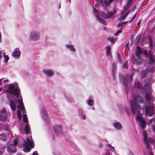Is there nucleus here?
Returning a JSON list of instances; mask_svg holds the SVG:
<instances>
[{
  "label": "nucleus",
  "instance_id": "23",
  "mask_svg": "<svg viewBox=\"0 0 155 155\" xmlns=\"http://www.w3.org/2000/svg\"><path fill=\"white\" fill-rule=\"evenodd\" d=\"M0 139L4 141H6L8 139L7 135L5 133L0 134Z\"/></svg>",
  "mask_w": 155,
  "mask_h": 155
},
{
  "label": "nucleus",
  "instance_id": "49",
  "mask_svg": "<svg viewBox=\"0 0 155 155\" xmlns=\"http://www.w3.org/2000/svg\"><path fill=\"white\" fill-rule=\"evenodd\" d=\"M3 82L6 84H7L8 83V81L7 80H5L3 81Z\"/></svg>",
  "mask_w": 155,
  "mask_h": 155
},
{
  "label": "nucleus",
  "instance_id": "46",
  "mask_svg": "<svg viewBox=\"0 0 155 155\" xmlns=\"http://www.w3.org/2000/svg\"><path fill=\"white\" fill-rule=\"evenodd\" d=\"M2 51H0V60H1L2 59Z\"/></svg>",
  "mask_w": 155,
  "mask_h": 155
},
{
  "label": "nucleus",
  "instance_id": "5",
  "mask_svg": "<svg viewBox=\"0 0 155 155\" xmlns=\"http://www.w3.org/2000/svg\"><path fill=\"white\" fill-rule=\"evenodd\" d=\"M41 34L39 31L35 30L30 31L28 36V40L30 41H37L39 40Z\"/></svg>",
  "mask_w": 155,
  "mask_h": 155
},
{
  "label": "nucleus",
  "instance_id": "25",
  "mask_svg": "<svg viewBox=\"0 0 155 155\" xmlns=\"http://www.w3.org/2000/svg\"><path fill=\"white\" fill-rule=\"evenodd\" d=\"M87 105L89 106H92L94 104L93 100L91 99H89L87 100Z\"/></svg>",
  "mask_w": 155,
  "mask_h": 155
},
{
  "label": "nucleus",
  "instance_id": "51",
  "mask_svg": "<svg viewBox=\"0 0 155 155\" xmlns=\"http://www.w3.org/2000/svg\"><path fill=\"white\" fill-rule=\"evenodd\" d=\"M131 2L130 0H129L128 1V5H130V4H131Z\"/></svg>",
  "mask_w": 155,
  "mask_h": 155
},
{
  "label": "nucleus",
  "instance_id": "1",
  "mask_svg": "<svg viewBox=\"0 0 155 155\" xmlns=\"http://www.w3.org/2000/svg\"><path fill=\"white\" fill-rule=\"evenodd\" d=\"M7 93H9L7 95V97L10 101V106L11 110L13 111L15 110L16 103L15 101L18 102V104L17 106L19 109L22 112L23 121L25 123H28V120L23 102L20 90L17 83L10 84L7 87L6 90Z\"/></svg>",
  "mask_w": 155,
  "mask_h": 155
},
{
  "label": "nucleus",
  "instance_id": "2",
  "mask_svg": "<svg viewBox=\"0 0 155 155\" xmlns=\"http://www.w3.org/2000/svg\"><path fill=\"white\" fill-rule=\"evenodd\" d=\"M130 105L133 114H139L136 116V119L139 123V126L142 130H144L146 125V123L140 111V110H144L145 104L144 100L140 95H134L133 100L130 102Z\"/></svg>",
  "mask_w": 155,
  "mask_h": 155
},
{
  "label": "nucleus",
  "instance_id": "20",
  "mask_svg": "<svg viewBox=\"0 0 155 155\" xmlns=\"http://www.w3.org/2000/svg\"><path fill=\"white\" fill-rule=\"evenodd\" d=\"M21 54V52L19 50H15L14 51L12 54V56L15 58H19Z\"/></svg>",
  "mask_w": 155,
  "mask_h": 155
},
{
  "label": "nucleus",
  "instance_id": "22",
  "mask_svg": "<svg viewBox=\"0 0 155 155\" xmlns=\"http://www.w3.org/2000/svg\"><path fill=\"white\" fill-rule=\"evenodd\" d=\"M134 87L135 89H137L140 90L142 88V87L141 84L140 83L136 82L134 84Z\"/></svg>",
  "mask_w": 155,
  "mask_h": 155
},
{
  "label": "nucleus",
  "instance_id": "3",
  "mask_svg": "<svg viewBox=\"0 0 155 155\" xmlns=\"http://www.w3.org/2000/svg\"><path fill=\"white\" fill-rule=\"evenodd\" d=\"M145 97L147 104L145 110L146 114L151 117L154 113V110L155 112V107H154V104H153L155 97L151 95L150 93L147 92L146 93Z\"/></svg>",
  "mask_w": 155,
  "mask_h": 155
},
{
  "label": "nucleus",
  "instance_id": "39",
  "mask_svg": "<svg viewBox=\"0 0 155 155\" xmlns=\"http://www.w3.org/2000/svg\"><path fill=\"white\" fill-rule=\"evenodd\" d=\"M121 30H119L118 31H117V32L114 34V35L116 36L118 35L119 33H121Z\"/></svg>",
  "mask_w": 155,
  "mask_h": 155
},
{
  "label": "nucleus",
  "instance_id": "30",
  "mask_svg": "<svg viewBox=\"0 0 155 155\" xmlns=\"http://www.w3.org/2000/svg\"><path fill=\"white\" fill-rule=\"evenodd\" d=\"M141 36L140 35H138L136 38L135 43L137 45L139 42L141 38Z\"/></svg>",
  "mask_w": 155,
  "mask_h": 155
},
{
  "label": "nucleus",
  "instance_id": "35",
  "mask_svg": "<svg viewBox=\"0 0 155 155\" xmlns=\"http://www.w3.org/2000/svg\"><path fill=\"white\" fill-rule=\"evenodd\" d=\"M17 113L18 118L19 120H20L21 119V113L19 110H17Z\"/></svg>",
  "mask_w": 155,
  "mask_h": 155
},
{
  "label": "nucleus",
  "instance_id": "57",
  "mask_svg": "<svg viewBox=\"0 0 155 155\" xmlns=\"http://www.w3.org/2000/svg\"><path fill=\"white\" fill-rule=\"evenodd\" d=\"M1 91V89L0 88V92Z\"/></svg>",
  "mask_w": 155,
  "mask_h": 155
},
{
  "label": "nucleus",
  "instance_id": "45",
  "mask_svg": "<svg viewBox=\"0 0 155 155\" xmlns=\"http://www.w3.org/2000/svg\"><path fill=\"white\" fill-rule=\"evenodd\" d=\"M136 14H135L134 15V17H133L132 18H131V19L130 20V22H131L133 20V19H134V18H135V16H136Z\"/></svg>",
  "mask_w": 155,
  "mask_h": 155
},
{
  "label": "nucleus",
  "instance_id": "17",
  "mask_svg": "<svg viewBox=\"0 0 155 155\" xmlns=\"http://www.w3.org/2000/svg\"><path fill=\"white\" fill-rule=\"evenodd\" d=\"M112 126L114 128L117 130H120L122 128V126L121 123L119 122L115 121L112 124Z\"/></svg>",
  "mask_w": 155,
  "mask_h": 155
},
{
  "label": "nucleus",
  "instance_id": "55",
  "mask_svg": "<svg viewBox=\"0 0 155 155\" xmlns=\"http://www.w3.org/2000/svg\"><path fill=\"white\" fill-rule=\"evenodd\" d=\"M140 22L138 24V25H139L140 24Z\"/></svg>",
  "mask_w": 155,
  "mask_h": 155
},
{
  "label": "nucleus",
  "instance_id": "50",
  "mask_svg": "<svg viewBox=\"0 0 155 155\" xmlns=\"http://www.w3.org/2000/svg\"><path fill=\"white\" fill-rule=\"evenodd\" d=\"M4 79V78H2L0 79V85L2 84V81Z\"/></svg>",
  "mask_w": 155,
  "mask_h": 155
},
{
  "label": "nucleus",
  "instance_id": "26",
  "mask_svg": "<svg viewBox=\"0 0 155 155\" xmlns=\"http://www.w3.org/2000/svg\"><path fill=\"white\" fill-rule=\"evenodd\" d=\"M108 40L111 43H115L117 41V38L114 37L109 36L108 38Z\"/></svg>",
  "mask_w": 155,
  "mask_h": 155
},
{
  "label": "nucleus",
  "instance_id": "34",
  "mask_svg": "<svg viewBox=\"0 0 155 155\" xmlns=\"http://www.w3.org/2000/svg\"><path fill=\"white\" fill-rule=\"evenodd\" d=\"M149 80H146L145 81V84L144 87L146 89H147L148 88L149 85Z\"/></svg>",
  "mask_w": 155,
  "mask_h": 155
},
{
  "label": "nucleus",
  "instance_id": "4",
  "mask_svg": "<svg viewBox=\"0 0 155 155\" xmlns=\"http://www.w3.org/2000/svg\"><path fill=\"white\" fill-rule=\"evenodd\" d=\"M24 142H23L22 143L21 142H19L18 145L20 147H24L23 150L25 152H29L31 148H33L34 147L32 139L31 138V140L27 138L25 140H24Z\"/></svg>",
  "mask_w": 155,
  "mask_h": 155
},
{
  "label": "nucleus",
  "instance_id": "32",
  "mask_svg": "<svg viewBox=\"0 0 155 155\" xmlns=\"http://www.w3.org/2000/svg\"><path fill=\"white\" fill-rule=\"evenodd\" d=\"M3 54L5 58V62L6 63L8 61V60L9 59V58L8 55H6L5 54V53H3Z\"/></svg>",
  "mask_w": 155,
  "mask_h": 155
},
{
  "label": "nucleus",
  "instance_id": "6",
  "mask_svg": "<svg viewBox=\"0 0 155 155\" xmlns=\"http://www.w3.org/2000/svg\"><path fill=\"white\" fill-rule=\"evenodd\" d=\"M142 50L141 49L140 47L138 46L137 47V50L135 54L136 55V58L135 60H133V62L135 64H139L142 61V58L141 56V54L143 53Z\"/></svg>",
  "mask_w": 155,
  "mask_h": 155
},
{
  "label": "nucleus",
  "instance_id": "41",
  "mask_svg": "<svg viewBox=\"0 0 155 155\" xmlns=\"http://www.w3.org/2000/svg\"><path fill=\"white\" fill-rule=\"evenodd\" d=\"M129 12H128L124 16H123L122 15L121 16V19H124L127 16V15L128 14V13Z\"/></svg>",
  "mask_w": 155,
  "mask_h": 155
},
{
  "label": "nucleus",
  "instance_id": "13",
  "mask_svg": "<svg viewBox=\"0 0 155 155\" xmlns=\"http://www.w3.org/2000/svg\"><path fill=\"white\" fill-rule=\"evenodd\" d=\"M18 143V141L17 139L15 140L14 141V144H12L10 145L7 150L9 152L14 153L16 151V147Z\"/></svg>",
  "mask_w": 155,
  "mask_h": 155
},
{
  "label": "nucleus",
  "instance_id": "15",
  "mask_svg": "<svg viewBox=\"0 0 155 155\" xmlns=\"http://www.w3.org/2000/svg\"><path fill=\"white\" fill-rule=\"evenodd\" d=\"M41 115L43 119L45 121H48L49 118L48 116V114L45 109L43 108L41 110Z\"/></svg>",
  "mask_w": 155,
  "mask_h": 155
},
{
  "label": "nucleus",
  "instance_id": "56",
  "mask_svg": "<svg viewBox=\"0 0 155 155\" xmlns=\"http://www.w3.org/2000/svg\"><path fill=\"white\" fill-rule=\"evenodd\" d=\"M70 2H71V0H68Z\"/></svg>",
  "mask_w": 155,
  "mask_h": 155
},
{
  "label": "nucleus",
  "instance_id": "29",
  "mask_svg": "<svg viewBox=\"0 0 155 155\" xmlns=\"http://www.w3.org/2000/svg\"><path fill=\"white\" fill-rule=\"evenodd\" d=\"M148 72V70H147V69H145V70H143L142 72V74H141L142 77L144 78Z\"/></svg>",
  "mask_w": 155,
  "mask_h": 155
},
{
  "label": "nucleus",
  "instance_id": "10",
  "mask_svg": "<svg viewBox=\"0 0 155 155\" xmlns=\"http://www.w3.org/2000/svg\"><path fill=\"white\" fill-rule=\"evenodd\" d=\"M144 53L145 55L147 56L149 58V63L150 64H152L154 62V58L152 55V52L150 50L147 53V51L146 50L144 51Z\"/></svg>",
  "mask_w": 155,
  "mask_h": 155
},
{
  "label": "nucleus",
  "instance_id": "24",
  "mask_svg": "<svg viewBox=\"0 0 155 155\" xmlns=\"http://www.w3.org/2000/svg\"><path fill=\"white\" fill-rule=\"evenodd\" d=\"M84 110L82 109H80L79 110V114L82 119L85 120L86 119V116L84 114Z\"/></svg>",
  "mask_w": 155,
  "mask_h": 155
},
{
  "label": "nucleus",
  "instance_id": "48",
  "mask_svg": "<svg viewBox=\"0 0 155 155\" xmlns=\"http://www.w3.org/2000/svg\"><path fill=\"white\" fill-rule=\"evenodd\" d=\"M150 47L151 48H152L153 47V44H152V42H150Z\"/></svg>",
  "mask_w": 155,
  "mask_h": 155
},
{
  "label": "nucleus",
  "instance_id": "47",
  "mask_svg": "<svg viewBox=\"0 0 155 155\" xmlns=\"http://www.w3.org/2000/svg\"><path fill=\"white\" fill-rule=\"evenodd\" d=\"M32 155H38V154L37 151H35L33 153Z\"/></svg>",
  "mask_w": 155,
  "mask_h": 155
},
{
  "label": "nucleus",
  "instance_id": "38",
  "mask_svg": "<svg viewBox=\"0 0 155 155\" xmlns=\"http://www.w3.org/2000/svg\"><path fill=\"white\" fill-rule=\"evenodd\" d=\"M153 121V118L152 119L149 120H148V125H151L152 124Z\"/></svg>",
  "mask_w": 155,
  "mask_h": 155
},
{
  "label": "nucleus",
  "instance_id": "19",
  "mask_svg": "<svg viewBox=\"0 0 155 155\" xmlns=\"http://www.w3.org/2000/svg\"><path fill=\"white\" fill-rule=\"evenodd\" d=\"M106 49V53L108 59L111 60L112 58L111 51V48L110 46H107L105 47Z\"/></svg>",
  "mask_w": 155,
  "mask_h": 155
},
{
  "label": "nucleus",
  "instance_id": "27",
  "mask_svg": "<svg viewBox=\"0 0 155 155\" xmlns=\"http://www.w3.org/2000/svg\"><path fill=\"white\" fill-rule=\"evenodd\" d=\"M127 113L128 112V109L126 107H125L122 108H120L119 109L120 112L122 114L124 113L125 111Z\"/></svg>",
  "mask_w": 155,
  "mask_h": 155
},
{
  "label": "nucleus",
  "instance_id": "16",
  "mask_svg": "<svg viewBox=\"0 0 155 155\" xmlns=\"http://www.w3.org/2000/svg\"><path fill=\"white\" fill-rule=\"evenodd\" d=\"M115 12V10H114L112 12H109L108 14L107 15L105 12H101L100 15L104 18H109L112 17Z\"/></svg>",
  "mask_w": 155,
  "mask_h": 155
},
{
  "label": "nucleus",
  "instance_id": "52",
  "mask_svg": "<svg viewBox=\"0 0 155 155\" xmlns=\"http://www.w3.org/2000/svg\"><path fill=\"white\" fill-rule=\"evenodd\" d=\"M127 9V7H125L124 8V11H126Z\"/></svg>",
  "mask_w": 155,
  "mask_h": 155
},
{
  "label": "nucleus",
  "instance_id": "11",
  "mask_svg": "<svg viewBox=\"0 0 155 155\" xmlns=\"http://www.w3.org/2000/svg\"><path fill=\"white\" fill-rule=\"evenodd\" d=\"M43 72L46 76L48 77H51L54 74V71L51 69H43Z\"/></svg>",
  "mask_w": 155,
  "mask_h": 155
},
{
  "label": "nucleus",
  "instance_id": "53",
  "mask_svg": "<svg viewBox=\"0 0 155 155\" xmlns=\"http://www.w3.org/2000/svg\"><path fill=\"white\" fill-rule=\"evenodd\" d=\"M68 100L70 102H71L72 101H73V100L72 99L71 100H70L69 98H68Z\"/></svg>",
  "mask_w": 155,
  "mask_h": 155
},
{
  "label": "nucleus",
  "instance_id": "12",
  "mask_svg": "<svg viewBox=\"0 0 155 155\" xmlns=\"http://www.w3.org/2000/svg\"><path fill=\"white\" fill-rule=\"evenodd\" d=\"M7 117L6 109L3 108L0 112V120L2 122L5 121Z\"/></svg>",
  "mask_w": 155,
  "mask_h": 155
},
{
  "label": "nucleus",
  "instance_id": "59",
  "mask_svg": "<svg viewBox=\"0 0 155 155\" xmlns=\"http://www.w3.org/2000/svg\"><path fill=\"white\" fill-rule=\"evenodd\" d=\"M154 46H155V43H154Z\"/></svg>",
  "mask_w": 155,
  "mask_h": 155
},
{
  "label": "nucleus",
  "instance_id": "31",
  "mask_svg": "<svg viewBox=\"0 0 155 155\" xmlns=\"http://www.w3.org/2000/svg\"><path fill=\"white\" fill-rule=\"evenodd\" d=\"M117 66L116 64L115 63L113 64H112V71L113 72H115L117 70Z\"/></svg>",
  "mask_w": 155,
  "mask_h": 155
},
{
  "label": "nucleus",
  "instance_id": "33",
  "mask_svg": "<svg viewBox=\"0 0 155 155\" xmlns=\"http://www.w3.org/2000/svg\"><path fill=\"white\" fill-rule=\"evenodd\" d=\"M107 147H110L111 149V150L112 152H115L116 154H117L115 152L116 150L114 148V147L112 146L110 144H108L107 145Z\"/></svg>",
  "mask_w": 155,
  "mask_h": 155
},
{
  "label": "nucleus",
  "instance_id": "40",
  "mask_svg": "<svg viewBox=\"0 0 155 155\" xmlns=\"http://www.w3.org/2000/svg\"><path fill=\"white\" fill-rule=\"evenodd\" d=\"M117 59L120 62H121V61L120 60V56L119 55V54H117Z\"/></svg>",
  "mask_w": 155,
  "mask_h": 155
},
{
  "label": "nucleus",
  "instance_id": "7",
  "mask_svg": "<svg viewBox=\"0 0 155 155\" xmlns=\"http://www.w3.org/2000/svg\"><path fill=\"white\" fill-rule=\"evenodd\" d=\"M92 12L93 14H94L97 20L100 23L104 25L107 24V23L106 21L100 17V15L99 12L95 8H93Z\"/></svg>",
  "mask_w": 155,
  "mask_h": 155
},
{
  "label": "nucleus",
  "instance_id": "28",
  "mask_svg": "<svg viewBox=\"0 0 155 155\" xmlns=\"http://www.w3.org/2000/svg\"><path fill=\"white\" fill-rule=\"evenodd\" d=\"M25 131L27 134H29L30 132V127L28 124H27L25 127Z\"/></svg>",
  "mask_w": 155,
  "mask_h": 155
},
{
  "label": "nucleus",
  "instance_id": "36",
  "mask_svg": "<svg viewBox=\"0 0 155 155\" xmlns=\"http://www.w3.org/2000/svg\"><path fill=\"white\" fill-rule=\"evenodd\" d=\"M153 120L154 123L155 125V118H153ZM151 129L155 133V127L154 125H152L151 126Z\"/></svg>",
  "mask_w": 155,
  "mask_h": 155
},
{
  "label": "nucleus",
  "instance_id": "18",
  "mask_svg": "<svg viewBox=\"0 0 155 155\" xmlns=\"http://www.w3.org/2000/svg\"><path fill=\"white\" fill-rule=\"evenodd\" d=\"M65 48L69 50L71 52H75L76 51V49L73 45L68 44L65 45Z\"/></svg>",
  "mask_w": 155,
  "mask_h": 155
},
{
  "label": "nucleus",
  "instance_id": "43",
  "mask_svg": "<svg viewBox=\"0 0 155 155\" xmlns=\"http://www.w3.org/2000/svg\"><path fill=\"white\" fill-rule=\"evenodd\" d=\"M155 71V69H154V68H153L150 69L149 70V72H154Z\"/></svg>",
  "mask_w": 155,
  "mask_h": 155
},
{
  "label": "nucleus",
  "instance_id": "54",
  "mask_svg": "<svg viewBox=\"0 0 155 155\" xmlns=\"http://www.w3.org/2000/svg\"><path fill=\"white\" fill-rule=\"evenodd\" d=\"M150 155H153V153H152V152H151V153H150Z\"/></svg>",
  "mask_w": 155,
  "mask_h": 155
},
{
  "label": "nucleus",
  "instance_id": "8",
  "mask_svg": "<svg viewBox=\"0 0 155 155\" xmlns=\"http://www.w3.org/2000/svg\"><path fill=\"white\" fill-rule=\"evenodd\" d=\"M143 138L144 141L147 147H148V145L150 144L153 143L154 142V140L153 139L149 138L147 137V133L145 131H143Z\"/></svg>",
  "mask_w": 155,
  "mask_h": 155
},
{
  "label": "nucleus",
  "instance_id": "9",
  "mask_svg": "<svg viewBox=\"0 0 155 155\" xmlns=\"http://www.w3.org/2000/svg\"><path fill=\"white\" fill-rule=\"evenodd\" d=\"M97 4L100 6L105 8L109 6L113 0H104L103 2L102 0H96Z\"/></svg>",
  "mask_w": 155,
  "mask_h": 155
},
{
  "label": "nucleus",
  "instance_id": "44",
  "mask_svg": "<svg viewBox=\"0 0 155 155\" xmlns=\"http://www.w3.org/2000/svg\"><path fill=\"white\" fill-rule=\"evenodd\" d=\"M2 41V38L1 34L0 33V42L1 43Z\"/></svg>",
  "mask_w": 155,
  "mask_h": 155
},
{
  "label": "nucleus",
  "instance_id": "14",
  "mask_svg": "<svg viewBox=\"0 0 155 155\" xmlns=\"http://www.w3.org/2000/svg\"><path fill=\"white\" fill-rule=\"evenodd\" d=\"M132 77L131 75H128L127 76L123 77V84L126 87L129 83H130V82L132 80Z\"/></svg>",
  "mask_w": 155,
  "mask_h": 155
},
{
  "label": "nucleus",
  "instance_id": "42",
  "mask_svg": "<svg viewBox=\"0 0 155 155\" xmlns=\"http://www.w3.org/2000/svg\"><path fill=\"white\" fill-rule=\"evenodd\" d=\"M124 67L125 68H127V62L126 61L125 62L124 64Z\"/></svg>",
  "mask_w": 155,
  "mask_h": 155
},
{
  "label": "nucleus",
  "instance_id": "21",
  "mask_svg": "<svg viewBox=\"0 0 155 155\" xmlns=\"http://www.w3.org/2000/svg\"><path fill=\"white\" fill-rule=\"evenodd\" d=\"M54 130L56 134L60 133L62 130V127L59 124L56 125L54 127Z\"/></svg>",
  "mask_w": 155,
  "mask_h": 155
},
{
  "label": "nucleus",
  "instance_id": "58",
  "mask_svg": "<svg viewBox=\"0 0 155 155\" xmlns=\"http://www.w3.org/2000/svg\"><path fill=\"white\" fill-rule=\"evenodd\" d=\"M17 155H21V154H18Z\"/></svg>",
  "mask_w": 155,
  "mask_h": 155
},
{
  "label": "nucleus",
  "instance_id": "37",
  "mask_svg": "<svg viewBox=\"0 0 155 155\" xmlns=\"http://www.w3.org/2000/svg\"><path fill=\"white\" fill-rule=\"evenodd\" d=\"M127 21H126L120 23L118 24V26L120 27H122L124 25H125L126 23H127Z\"/></svg>",
  "mask_w": 155,
  "mask_h": 155
}]
</instances>
